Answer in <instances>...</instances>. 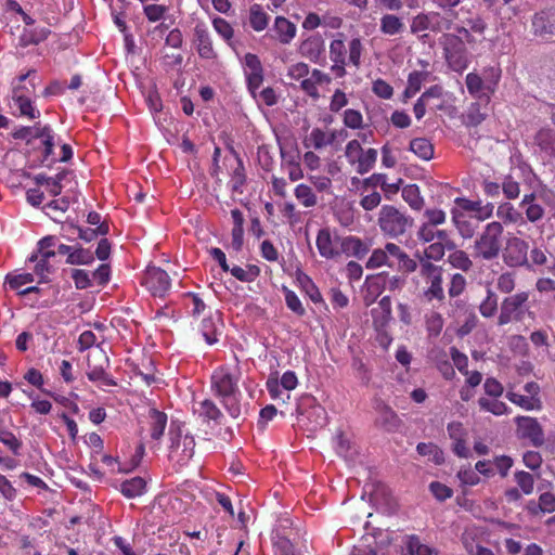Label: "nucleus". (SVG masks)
Returning <instances> with one entry per match:
<instances>
[{
    "instance_id": "nucleus-1",
    "label": "nucleus",
    "mask_w": 555,
    "mask_h": 555,
    "mask_svg": "<svg viewBox=\"0 0 555 555\" xmlns=\"http://www.w3.org/2000/svg\"><path fill=\"white\" fill-rule=\"evenodd\" d=\"M241 370L237 365L217 367L210 378V389L233 418L242 415V392L238 387Z\"/></svg>"
},
{
    "instance_id": "nucleus-2",
    "label": "nucleus",
    "mask_w": 555,
    "mask_h": 555,
    "mask_svg": "<svg viewBox=\"0 0 555 555\" xmlns=\"http://www.w3.org/2000/svg\"><path fill=\"white\" fill-rule=\"evenodd\" d=\"M503 224L499 221L487 223L474 241V258L492 261L499 258L503 246Z\"/></svg>"
},
{
    "instance_id": "nucleus-3",
    "label": "nucleus",
    "mask_w": 555,
    "mask_h": 555,
    "mask_svg": "<svg viewBox=\"0 0 555 555\" xmlns=\"http://www.w3.org/2000/svg\"><path fill=\"white\" fill-rule=\"evenodd\" d=\"M414 219L403 208L383 205L378 211L377 224L384 236L397 238L413 227Z\"/></svg>"
},
{
    "instance_id": "nucleus-4",
    "label": "nucleus",
    "mask_w": 555,
    "mask_h": 555,
    "mask_svg": "<svg viewBox=\"0 0 555 555\" xmlns=\"http://www.w3.org/2000/svg\"><path fill=\"white\" fill-rule=\"evenodd\" d=\"M418 274L414 281L417 285L424 283L422 294L427 301L437 300L442 302L446 298L443 289V268L427 260H421L417 266Z\"/></svg>"
},
{
    "instance_id": "nucleus-5",
    "label": "nucleus",
    "mask_w": 555,
    "mask_h": 555,
    "mask_svg": "<svg viewBox=\"0 0 555 555\" xmlns=\"http://www.w3.org/2000/svg\"><path fill=\"white\" fill-rule=\"evenodd\" d=\"M439 42L452 70L462 73L468 67L469 54L462 36L447 33L441 36Z\"/></svg>"
},
{
    "instance_id": "nucleus-6",
    "label": "nucleus",
    "mask_w": 555,
    "mask_h": 555,
    "mask_svg": "<svg viewBox=\"0 0 555 555\" xmlns=\"http://www.w3.org/2000/svg\"><path fill=\"white\" fill-rule=\"evenodd\" d=\"M109 359L103 350H95L88 357L86 375L92 383L101 386H115L116 382L108 373Z\"/></svg>"
},
{
    "instance_id": "nucleus-7",
    "label": "nucleus",
    "mask_w": 555,
    "mask_h": 555,
    "mask_svg": "<svg viewBox=\"0 0 555 555\" xmlns=\"http://www.w3.org/2000/svg\"><path fill=\"white\" fill-rule=\"evenodd\" d=\"M529 243L518 236L507 238L503 249V262L508 268L529 267Z\"/></svg>"
},
{
    "instance_id": "nucleus-8",
    "label": "nucleus",
    "mask_w": 555,
    "mask_h": 555,
    "mask_svg": "<svg viewBox=\"0 0 555 555\" xmlns=\"http://www.w3.org/2000/svg\"><path fill=\"white\" fill-rule=\"evenodd\" d=\"M529 299L528 292H518L503 299L498 318L499 325H505L516 320H521L524 306Z\"/></svg>"
},
{
    "instance_id": "nucleus-9",
    "label": "nucleus",
    "mask_w": 555,
    "mask_h": 555,
    "mask_svg": "<svg viewBox=\"0 0 555 555\" xmlns=\"http://www.w3.org/2000/svg\"><path fill=\"white\" fill-rule=\"evenodd\" d=\"M341 236L332 233L328 228L319 230L315 238L318 251L322 258L327 260L340 257Z\"/></svg>"
},
{
    "instance_id": "nucleus-10",
    "label": "nucleus",
    "mask_w": 555,
    "mask_h": 555,
    "mask_svg": "<svg viewBox=\"0 0 555 555\" xmlns=\"http://www.w3.org/2000/svg\"><path fill=\"white\" fill-rule=\"evenodd\" d=\"M375 411V425L388 433L397 431L401 426L398 414L382 399L376 398L373 402Z\"/></svg>"
},
{
    "instance_id": "nucleus-11",
    "label": "nucleus",
    "mask_w": 555,
    "mask_h": 555,
    "mask_svg": "<svg viewBox=\"0 0 555 555\" xmlns=\"http://www.w3.org/2000/svg\"><path fill=\"white\" fill-rule=\"evenodd\" d=\"M195 440L192 436L178 434L171 437L169 456L181 466L185 465L194 455Z\"/></svg>"
},
{
    "instance_id": "nucleus-12",
    "label": "nucleus",
    "mask_w": 555,
    "mask_h": 555,
    "mask_svg": "<svg viewBox=\"0 0 555 555\" xmlns=\"http://www.w3.org/2000/svg\"><path fill=\"white\" fill-rule=\"evenodd\" d=\"M533 35L542 39L555 36V8H547L537 12L532 16Z\"/></svg>"
},
{
    "instance_id": "nucleus-13",
    "label": "nucleus",
    "mask_w": 555,
    "mask_h": 555,
    "mask_svg": "<svg viewBox=\"0 0 555 555\" xmlns=\"http://www.w3.org/2000/svg\"><path fill=\"white\" fill-rule=\"evenodd\" d=\"M144 285L154 296L162 297L170 287V278L165 270L150 267L144 275Z\"/></svg>"
},
{
    "instance_id": "nucleus-14",
    "label": "nucleus",
    "mask_w": 555,
    "mask_h": 555,
    "mask_svg": "<svg viewBox=\"0 0 555 555\" xmlns=\"http://www.w3.org/2000/svg\"><path fill=\"white\" fill-rule=\"evenodd\" d=\"M386 253L390 268L398 267L399 270L411 273L417 270V261L410 256L396 243H386Z\"/></svg>"
},
{
    "instance_id": "nucleus-15",
    "label": "nucleus",
    "mask_w": 555,
    "mask_h": 555,
    "mask_svg": "<svg viewBox=\"0 0 555 555\" xmlns=\"http://www.w3.org/2000/svg\"><path fill=\"white\" fill-rule=\"evenodd\" d=\"M515 422L521 437L530 439L535 446L543 443V430L535 418L530 416H518L515 418Z\"/></svg>"
},
{
    "instance_id": "nucleus-16",
    "label": "nucleus",
    "mask_w": 555,
    "mask_h": 555,
    "mask_svg": "<svg viewBox=\"0 0 555 555\" xmlns=\"http://www.w3.org/2000/svg\"><path fill=\"white\" fill-rule=\"evenodd\" d=\"M194 43L201 57L211 60L217 56L209 31L205 24H197L194 28Z\"/></svg>"
},
{
    "instance_id": "nucleus-17",
    "label": "nucleus",
    "mask_w": 555,
    "mask_h": 555,
    "mask_svg": "<svg viewBox=\"0 0 555 555\" xmlns=\"http://www.w3.org/2000/svg\"><path fill=\"white\" fill-rule=\"evenodd\" d=\"M373 324L377 331L385 330L392 320L391 300L389 296H384L372 311Z\"/></svg>"
},
{
    "instance_id": "nucleus-18",
    "label": "nucleus",
    "mask_w": 555,
    "mask_h": 555,
    "mask_svg": "<svg viewBox=\"0 0 555 555\" xmlns=\"http://www.w3.org/2000/svg\"><path fill=\"white\" fill-rule=\"evenodd\" d=\"M324 40L320 35H312L300 43L299 51L302 56L317 63L324 54Z\"/></svg>"
},
{
    "instance_id": "nucleus-19",
    "label": "nucleus",
    "mask_w": 555,
    "mask_h": 555,
    "mask_svg": "<svg viewBox=\"0 0 555 555\" xmlns=\"http://www.w3.org/2000/svg\"><path fill=\"white\" fill-rule=\"evenodd\" d=\"M369 253V246L357 236H341L340 257H356L362 259Z\"/></svg>"
},
{
    "instance_id": "nucleus-20",
    "label": "nucleus",
    "mask_w": 555,
    "mask_h": 555,
    "mask_svg": "<svg viewBox=\"0 0 555 555\" xmlns=\"http://www.w3.org/2000/svg\"><path fill=\"white\" fill-rule=\"evenodd\" d=\"M36 70L34 69L17 77V79L12 82V96L24 95L30 98L36 91Z\"/></svg>"
},
{
    "instance_id": "nucleus-21",
    "label": "nucleus",
    "mask_w": 555,
    "mask_h": 555,
    "mask_svg": "<svg viewBox=\"0 0 555 555\" xmlns=\"http://www.w3.org/2000/svg\"><path fill=\"white\" fill-rule=\"evenodd\" d=\"M0 442L3 443L14 455H18L22 449V441L9 430L4 415L0 414Z\"/></svg>"
},
{
    "instance_id": "nucleus-22",
    "label": "nucleus",
    "mask_w": 555,
    "mask_h": 555,
    "mask_svg": "<svg viewBox=\"0 0 555 555\" xmlns=\"http://www.w3.org/2000/svg\"><path fill=\"white\" fill-rule=\"evenodd\" d=\"M487 115V104L481 105L478 102H474L467 107L465 114L463 115V120L466 126L476 127L486 119Z\"/></svg>"
},
{
    "instance_id": "nucleus-23",
    "label": "nucleus",
    "mask_w": 555,
    "mask_h": 555,
    "mask_svg": "<svg viewBox=\"0 0 555 555\" xmlns=\"http://www.w3.org/2000/svg\"><path fill=\"white\" fill-rule=\"evenodd\" d=\"M197 413L204 422H214L215 424H221L222 420L224 418L221 410L217 406V404L214 401L209 399H205L199 403Z\"/></svg>"
},
{
    "instance_id": "nucleus-24",
    "label": "nucleus",
    "mask_w": 555,
    "mask_h": 555,
    "mask_svg": "<svg viewBox=\"0 0 555 555\" xmlns=\"http://www.w3.org/2000/svg\"><path fill=\"white\" fill-rule=\"evenodd\" d=\"M13 108L22 117L36 119L40 116V112L34 106L30 98L24 95L12 96Z\"/></svg>"
},
{
    "instance_id": "nucleus-25",
    "label": "nucleus",
    "mask_w": 555,
    "mask_h": 555,
    "mask_svg": "<svg viewBox=\"0 0 555 555\" xmlns=\"http://www.w3.org/2000/svg\"><path fill=\"white\" fill-rule=\"evenodd\" d=\"M274 29L282 43H289L296 36L297 28L295 24L283 16H278L274 22Z\"/></svg>"
},
{
    "instance_id": "nucleus-26",
    "label": "nucleus",
    "mask_w": 555,
    "mask_h": 555,
    "mask_svg": "<svg viewBox=\"0 0 555 555\" xmlns=\"http://www.w3.org/2000/svg\"><path fill=\"white\" fill-rule=\"evenodd\" d=\"M119 489L126 498L133 499L145 493L146 482L141 477H134L122 481Z\"/></svg>"
},
{
    "instance_id": "nucleus-27",
    "label": "nucleus",
    "mask_w": 555,
    "mask_h": 555,
    "mask_svg": "<svg viewBox=\"0 0 555 555\" xmlns=\"http://www.w3.org/2000/svg\"><path fill=\"white\" fill-rule=\"evenodd\" d=\"M150 430L151 437L154 440H159L165 431L167 425V415L164 412H160L156 409L150 410Z\"/></svg>"
},
{
    "instance_id": "nucleus-28",
    "label": "nucleus",
    "mask_w": 555,
    "mask_h": 555,
    "mask_svg": "<svg viewBox=\"0 0 555 555\" xmlns=\"http://www.w3.org/2000/svg\"><path fill=\"white\" fill-rule=\"evenodd\" d=\"M534 143L542 152L555 156V133L552 129H540L534 135Z\"/></svg>"
},
{
    "instance_id": "nucleus-29",
    "label": "nucleus",
    "mask_w": 555,
    "mask_h": 555,
    "mask_svg": "<svg viewBox=\"0 0 555 555\" xmlns=\"http://www.w3.org/2000/svg\"><path fill=\"white\" fill-rule=\"evenodd\" d=\"M379 29L384 35L395 36L404 30V23L395 14H385L380 17Z\"/></svg>"
},
{
    "instance_id": "nucleus-30",
    "label": "nucleus",
    "mask_w": 555,
    "mask_h": 555,
    "mask_svg": "<svg viewBox=\"0 0 555 555\" xmlns=\"http://www.w3.org/2000/svg\"><path fill=\"white\" fill-rule=\"evenodd\" d=\"M496 216L506 224H526V220L522 215L509 203L501 204L496 209Z\"/></svg>"
},
{
    "instance_id": "nucleus-31",
    "label": "nucleus",
    "mask_w": 555,
    "mask_h": 555,
    "mask_svg": "<svg viewBox=\"0 0 555 555\" xmlns=\"http://www.w3.org/2000/svg\"><path fill=\"white\" fill-rule=\"evenodd\" d=\"M302 144L306 149L322 150L330 145L327 132L321 128H313L311 132L305 137Z\"/></svg>"
},
{
    "instance_id": "nucleus-32",
    "label": "nucleus",
    "mask_w": 555,
    "mask_h": 555,
    "mask_svg": "<svg viewBox=\"0 0 555 555\" xmlns=\"http://www.w3.org/2000/svg\"><path fill=\"white\" fill-rule=\"evenodd\" d=\"M404 545L408 555H436L437 552L435 548L423 544L421 539L415 535H406L404 539Z\"/></svg>"
},
{
    "instance_id": "nucleus-33",
    "label": "nucleus",
    "mask_w": 555,
    "mask_h": 555,
    "mask_svg": "<svg viewBox=\"0 0 555 555\" xmlns=\"http://www.w3.org/2000/svg\"><path fill=\"white\" fill-rule=\"evenodd\" d=\"M447 246L444 244H440L438 242H434L429 244L423 251V254L416 253L415 257L418 262L417 266H421V260H427L429 262L439 261L443 258L446 254Z\"/></svg>"
},
{
    "instance_id": "nucleus-34",
    "label": "nucleus",
    "mask_w": 555,
    "mask_h": 555,
    "mask_svg": "<svg viewBox=\"0 0 555 555\" xmlns=\"http://www.w3.org/2000/svg\"><path fill=\"white\" fill-rule=\"evenodd\" d=\"M296 199L305 207L311 208L318 204V197L312 188L308 184L300 183L294 190Z\"/></svg>"
},
{
    "instance_id": "nucleus-35",
    "label": "nucleus",
    "mask_w": 555,
    "mask_h": 555,
    "mask_svg": "<svg viewBox=\"0 0 555 555\" xmlns=\"http://www.w3.org/2000/svg\"><path fill=\"white\" fill-rule=\"evenodd\" d=\"M402 198L414 210H421L424 206V198L421 196L420 188L416 184H408L402 189Z\"/></svg>"
},
{
    "instance_id": "nucleus-36",
    "label": "nucleus",
    "mask_w": 555,
    "mask_h": 555,
    "mask_svg": "<svg viewBox=\"0 0 555 555\" xmlns=\"http://www.w3.org/2000/svg\"><path fill=\"white\" fill-rule=\"evenodd\" d=\"M410 151L424 160L434 156V145L425 138H416L410 142Z\"/></svg>"
},
{
    "instance_id": "nucleus-37",
    "label": "nucleus",
    "mask_w": 555,
    "mask_h": 555,
    "mask_svg": "<svg viewBox=\"0 0 555 555\" xmlns=\"http://www.w3.org/2000/svg\"><path fill=\"white\" fill-rule=\"evenodd\" d=\"M269 23V15L260 4H253L249 9V24L255 31L266 29Z\"/></svg>"
},
{
    "instance_id": "nucleus-38",
    "label": "nucleus",
    "mask_w": 555,
    "mask_h": 555,
    "mask_svg": "<svg viewBox=\"0 0 555 555\" xmlns=\"http://www.w3.org/2000/svg\"><path fill=\"white\" fill-rule=\"evenodd\" d=\"M452 222L454 227L457 229L460 235L463 238H470L475 233V229L473 228L470 221H468L465 216L456 208L451 210Z\"/></svg>"
},
{
    "instance_id": "nucleus-39",
    "label": "nucleus",
    "mask_w": 555,
    "mask_h": 555,
    "mask_svg": "<svg viewBox=\"0 0 555 555\" xmlns=\"http://www.w3.org/2000/svg\"><path fill=\"white\" fill-rule=\"evenodd\" d=\"M506 398L526 411L541 410L542 408V403L539 398L528 397L512 391L506 393Z\"/></svg>"
},
{
    "instance_id": "nucleus-40",
    "label": "nucleus",
    "mask_w": 555,
    "mask_h": 555,
    "mask_svg": "<svg viewBox=\"0 0 555 555\" xmlns=\"http://www.w3.org/2000/svg\"><path fill=\"white\" fill-rule=\"evenodd\" d=\"M377 160V151L375 149L363 150L356 162V171L360 175L369 172Z\"/></svg>"
},
{
    "instance_id": "nucleus-41",
    "label": "nucleus",
    "mask_w": 555,
    "mask_h": 555,
    "mask_svg": "<svg viewBox=\"0 0 555 555\" xmlns=\"http://www.w3.org/2000/svg\"><path fill=\"white\" fill-rule=\"evenodd\" d=\"M449 263L459 270L468 272L473 269L474 262L469 258L468 254L462 249H455L449 255Z\"/></svg>"
},
{
    "instance_id": "nucleus-42",
    "label": "nucleus",
    "mask_w": 555,
    "mask_h": 555,
    "mask_svg": "<svg viewBox=\"0 0 555 555\" xmlns=\"http://www.w3.org/2000/svg\"><path fill=\"white\" fill-rule=\"evenodd\" d=\"M30 262H35L34 272L38 276L40 283L49 281L50 274L53 272V268L49 261L41 259L38 254H33L29 257Z\"/></svg>"
},
{
    "instance_id": "nucleus-43",
    "label": "nucleus",
    "mask_w": 555,
    "mask_h": 555,
    "mask_svg": "<svg viewBox=\"0 0 555 555\" xmlns=\"http://www.w3.org/2000/svg\"><path fill=\"white\" fill-rule=\"evenodd\" d=\"M478 404L481 410L490 412L498 416L508 413V406L504 402L498 400V398L489 399L482 397L479 398Z\"/></svg>"
},
{
    "instance_id": "nucleus-44",
    "label": "nucleus",
    "mask_w": 555,
    "mask_h": 555,
    "mask_svg": "<svg viewBox=\"0 0 555 555\" xmlns=\"http://www.w3.org/2000/svg\"><path fill=\"white\" fill-rule=\"evenodd\" d=\"M498 311V296L491 289H487V296L479 305V312L483 318H491Z\"/></svg>"
},
{
    "instance_id": "nucleus-45",
    "label": "nucleus",
    "mask_w": 555,
    "mask_h": 555,
    "mask_svg": "<svg viewBox=\"0 0 555 555\" xmlns=\"http://www.w3.org/2000/svg\"><path fill=\"white\" fill-rule=\"evenodd\" d=\"M347 48L344 41V34L338 33L337 38L330 43V59L332 62H340L346 59Z\"/></svg>"
},
{
    "instance_id": "nucleus-46",
    "label": "nucleus",
    "mask_w": 555,
    "mask_h": 555,
    "mask_svg": "<svg viewBox=\"0 0 555 555\" xmlns=\"http://www.w3.org/2000/svg\"><path fill=\"white\" fill-rule=\"evenodd\" d=\"M201 332L208 345H214L218 341L219 326L211 318H206L202 321Z\"/></svg>"
},
{
    "instance_id": "nucleus-47",
    "label": "nucleus",
    "mask_w": 555,
    "mask_h": 555,
    "mask_svg": "<svg viewBox=\"0 0 555 555\" xmlns=\"http://www.w3.org/2000/svg\"><path fill=\"white\" fill-rule=\"evenodd\" d=\"M94 260L93 254L89 249L82 247L73 248L70 255L66 259L68 264H90Z\"/></svg>"
},
{
    "instance_id": "nucleus-48",
    "label": "nucleus",
    "mask_w": 555,
    "mask_h": 555,
    "mask_svg": "<svg viewBox=\"0 0 555 555\" xmlns=\"http://www.w3.org/2000/svg\"><path fill=\"white\" fill-rule=\"evenodd\" d=\"M383 266L388 268L391 267V263L388 261L385 246L383 248L374 249L365 263V267L370 270L378 269Z\"/></svg>"
},
{
    "instance_id": "nucleus-49",
    "label": "nucleus",
    "mask_w": 555,
    "mask_h": 555,
    "mask_svg": "<svg viewBox=\"0 0 555 555\" xmlns=\"http://www.w3.org/2000/svg\"><path fill=\"white\" fill-rule=\"evenodd\" d=\"M34 137H40L42 139V144L44 146L43 156L44 159H48L52 153L54 147V135L50 126H43L42 129H37Z\"/></svg>"
},
{
    "instance_id": "nucleus-50",
    "label": "nucleus",
    "mask_w": 555,
    "mask_h": 555,
    "mask_svg": "<svg viewBox=\"0 0 555 555\" xmlns=\"http://www.w3.org/2000/svg\"><path fill=\"white\" fill-rule=\"evenodd\" d=\"M385 276L384 275H372L367 278V293L370 298H367V304L373 302L377 296L385 289Z\"/></svg>"
},
{
    "instance_id": "nucleus-51",
    "label": "nucleus",
    "mask_w": 555,
    "mask_h": 555,
    "mask_svg": "<svg viewBox=\"0 0 555 555\" xmlns=\"http://www.w3.org/2000/svg\"><path fill=\"white\" fill-rule=\"evenodd\" d=\"M70 228L76 230L78 232L79 238L85 242H91L95 240L99 235H106L109 230L108 224H100L96 229H83L74 225H72Z\"/></svg>"
},
{
    "instance_id": "nucleus-52",
    "label": "nucleus",
    "mask_w": 555,
    "mask_h": 555,
    "mask_svg": "<svg viewBox=\"0 0 555 555\" xmlns=\"http://www.w3.org/2000/svg\"><path fill=\"white\" fill-rule=\"evenodd\" d=\"M425 73L417 70L412 72L408 78V86L404 90V95L406 98L415 95L421 90L422 85L425 81Z\"/></svg>"
},
{
    "instance_id": "nucleus-53",
    "label": "nucleus",
    "mask_w": 555,
    "mask_h": 555,
    "mask_svg": "<svg viewBox=\"0 0 555 555\" xmlns=\"http://www.w3.org/2000/svg\"><path fill=\"white\" fill-rule=\"evenodd\" d=\"M231 274L242 281V282H251L259 275V268L256 266H248L247 269H244L238 266H234L229 270Z\"/></svg>"
},
{
    "instance_id": "nucleus-54",
    "label": "nucleus",
    "mask_w": 555,
    "mask_h": 555,
    "mask_svg": "<svg viewBox=\"0 0 555 555\" xmlns=\"http://www.w3.org/2000/svg\"><path fill=\"white\" fill-rule=\"evenodd\" d=\"M515 480L524 494L529 495L533 492L534 478L530 473L525 470L516 472Z\"/></svg>"
},
{
    "instance_id": "nucleus-55",
    "label": "nucleus",
    "mask_w": 555,
    "mask_h": 555,
    "mask_svg": "<svg viewBox=\"0 0 555 555\" xmlns=\"http://www.w3.org/2000/svg\"><path fill=\"white\" fill-rule=\"evenodd\" d=\"M516 278L513 272H503L496 279V289L504 294H509L515 289Z\"/></svg>"
},
{
    "instance_id": "nucleus-56",
    "label": "nucleus",
    "mask_w": 555,
    "mask_h": 555,
    "mask_svg": "<svg viewBox=\"0 0 555 555\" xmlns=\"http://www.w3.org/2000/svg\"><path fill=\"white\" fill-rule=\"evenodd\" d=\"M411 33L412 34H418L425 30H431V23H430V12L429 13H420L416 16L412 18L411 25Z\"/></svg>"
},
{
    "instance_id": "nucleus-57",
    "label": "nucleus",
    "mask_w": 555,
    "mask_h": 555,
    "mask_svg": "<svg viewBox=\"0 0 555 555\" xmlns=\"http://www.w3.org/2000/svg\"><path fill=\"white\" fill-rule=\"evenodd\" d=\"M343 121L350 129H361L363 127V116L357 109H346L343 115Z\"/></svg>"
},
{
    "instance_id": "nucleus-58",
    "label": "nucleus",
    "mask_w": 555,
    "mask_h": 555,
    "mask_svg": "<svg viewBox=\"0 0 555 555\" xmlns=\"http://www.w3.org/2000/svg\"><path fill=\"white\" fill-rule=\"evenodd\" d=\"M363 51L360 38H353L348 44V61L353 66L359 67L361 63V54Z\"/></svg>"
},
{
    "instance_id": "nucleus-59",
    "label": "nucleus",
    "mask_w": 555,
    "mask_h": 555,
    "mask_svg": "<svg viewBox=\"0 0 555 555\" xmlns=\"http://www.w3.org/2000/svg\"><path fill=\"white\" fill-rule=\"evenodd\" d=\"M431 31L441 33L452 27V21L439 12H430Z\"/></svg>"
},
{
    "instance_id": "nucleus-60",
    "label": "nucleus",
    "mask_w": 555,
    "mask_h": 555,
    "mask_svg": "<svg viewBox=\"0 0 555 555\" xmlns=\"http://www.w3.org/2000/svg\"><path fill=\"white\" fill-rule=\"evenodd\" d=\"M212 26L217 34H219L227 42L233 38L234 30L232 26L222 17H215L212 20Z\"/></svg>"
},
{
    "instance_id": "nucleus-61",
    "label": "nucleus",
    "mask_w": 555,
    "mask_h": 555,
    "mask_svg": "<svg viewBox=\"0 0 555 555\" xmlns=\"http://www.w3.org/2000/svg\"><path fill=\"white\" fill-rule=\"evenodd\" d=\"M466 287V279L461 273H455L451 276L448 293L449 296L454 298L460 296Z\"/></svg>"
},
{
    "instance_id": "nucleus-62",
    "label": "nucleus",
    "mask_w": 555,
    "mask_h": 555,
    "mask_svg": "<svg viewBox=\"0 0 555 555\" xmlns=\"http://www.w3.org/2000/svg\"><path fill=\"white\" fill-rule=\"evenodd\" d=\"M424 218L426 220L425 223L436 228L446 222L447 215L442 209L433 208V209L425 210Z\"/></svg>"
},
{
    "instance_id": "nucleus-63",
    "label": "nucleus",
    "mask_w": 555,
    "mask_h": 555,
    "mask_svg": "<svg viewBox=\"0 0 555 555\" xmlns=\"http://www.w3.org/2000/svg\"><path fill=\"white\" fill-rule=\"evenodd\" d=\"M502 191L506 198L515 199L520 194V186L511 176H506L502 182Z\"/></svg>"
},
{
    "instance_id": "nucleus-64",
    "label": "nucleus",
    "mask_w": 555,
    "mask_h": 555,
    "mask_svg": "<svg viewBox=\"0 0 555 555\" xmlns=\"http://www.w3.org/2000/svg\"><path fill=\"white\" fill-rule=\"evenodd\" d=\"M465 82L467 90L472 95L479 94L485 88L483 79L476 73L467 74Z\"/></svg>"
}]
</instances>
